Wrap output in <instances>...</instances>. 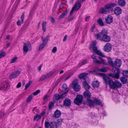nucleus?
I'll return each instance as SVG.
<instances>
[{
  "label": "nucleus",
  "instance_id": "obj_1",
  "mask_svg": "<svg viewBox=\"0 0 128 128\" xmlns=\"http://www.w3.org/2000/svg\"><path fill=\"white\" fill-rule=\"evenodd\" d=\"M102 74L103 75V78L105 83L108 84L111 88L114 89L120 88L122 87V84L119 81L115 80L114 82L112 80H110L108 77L103 74Z\"/></svg>",
  "mask_w": 128,
  "mask_h": 128
},
{
  "label": "nucleus",
  "instance_id": "obj_2",
  "mask_svg": "<svg viewBox=\"0 0 128 128\" xmlns=\"http://www.w3.org/2000/svg\"><path fill=\"white\" fill-rule=\"evenodd\" d=\"M107 30L103 28L100 34H97L95 35V37L98 40H100L107 42H109L110 40V37L107 35Z\"/></svg>",
  "mask_w": 128,
  "mask_h": 128
},
{
  "label": "nucleus",
  "instance_id": "obj_3",
  "mask_svg": "<svg viewBox=\"0 0 128 128\" xmlns=\"http://www.w3.org/2000/svg\"><path fill=\"white\" fill-rule=\"evenodd\" d=\"M113 72L115 74H109L108 75L111 77L118 79L120 78V70L116 68H113L112 69Z\"/></svg>",
  "mask_w": 128,
  "mask_h": 128
},
{
  "label": "nucleus",
  "instance_id": "obj_4",
  "mask_svg": "<svg viewBox=\"0 0 128 128\" xmlns=\"http://www.w3.org/2000/svg\"><path fill=\"white\" fill-rule=\"evenodd\" d=\"M78 80L75 79L73 81L72 84V86L74 90L76 92L79 91L80 89V87L78 83Z\"/></svg>",
  "mask_w": 128,
  "mask_h": 128
},
{
  "label": "nucleus",
  "instance_id": "obj_5",
  "mask_svg": "<svg viewBox=\"0 0 128 128\" xmlns=\"http://www.w3.org/2000/svg\"><path fill=\"white\" fill-rule=\"evenodd\" d=\"M81 1L78 0L75 4L74 6L72 8V10L70 12V16H72V14L74 11L78 10L81 7Z\"/></svg>",
  "mask_w": 128,
  "mask_h": 128
},
{
  "label": "nucleus",
  "instance_id": "obj_6",
  "mask_svg": "<svg viewBox=\"0 0 128 128\" xmlns=\"http://www.w3.org/2000/svg\"><path fill=\"white\" fill-rule=\"evenodd\" d=\"M83 100V96L80 95H78L74 99V103L78 105L81 104Z\"/></svg>",
  "mask_w": 128,
  "mask_h": 128
},
{
  "label": "nucleus",
  "instance_id": "obj_7",
  "mask_svg": "<svg viewBox=\"0 0 128 128\" xmlns=\"http://www.w3.org/2000/svg\"><path fill=\"white\" fill-rule=\"evenodd\" d=\"M31 45L29 42L24 44L23 50L25 52H27L28 50L30 51L32 50Z\"/></svg>",
  "mask_w": 128,
  "mask_h": 128
},
{
  "label": "nucleus",
  "instance_id": "obj_8",
  "mask_svg": "<svg viewBox=\"0 0 128 128\" xmlns=\"http://www.w3.org/2000/svg\"><path fill=\"white\" fill-rule=\"evenodd\" d=\"M21 70H16L12 72L9 78L12 79L16 78L20 74Z\"/></svg>",
  "mask_w": 128,
  "mask_h": 128
},
{
  "label": "nucleus",
  "instance_id": "obj_9",
  "mask_svg": "<svg viewBox=\"0 0 128 128\" xmlns=\"http://www.w3.org/2000/svg\"><path fill=\"white\" fill-rule=\"evenodd\" d=\"M108 69V68L103 67L99 69H98V68H96L95 70L92 71H90L89 72L91 73H93L95 72H107Z\"/></svg>",
  "mask_w": 128,
  "mask_h": 128
},
{
  "label": "nucleus",
  "instance_id": "obj_10",
  "mask_svg": "<svg viewBox=\"0 0 128 128\" xmlns=\"http://www.w3.org/2000/svg\"><path fill=\"white\" fill-rule=\"evenodd\" d=\"M92 50L93 52L96 54L102 57H105V56L101 52L98 50L97 46H95L93 47Z\"/></svg>",
  "mask_w": 128,
  "mask_h": 128
},
{
  "label": "nucleus",
  "instance_id": "obj_11",
  "mask_svg": "<svg viewBox=\"0 0 128 128\" xmlns=\"http://www.w3.org/2000/svg\"><path fill=\"white\" fill-rule=\"evenodd\" d=\"M54 72V71H51L49 73H48L46 75H43L42 77H41L40 78L39 81H40L43 80L49 77L50 76L52 75Z\"/></svg>",
  "mask_w": 128,
  "mask_h": 128
},
{
  "label": "nucleus",
  "instance_id": "obj_12",
  "mask_svg": "<svg viewBox=\"0 0 128 128\" xmlns=\"http://www.w3.org/2000/svg\"><path fill=\"white\" fill-rule=\"evenodd\" d=\"M111 45L109 43L106 44L104 46V50L106 52H110L112 49Z\"/></svg>",
  "mask_w": 128,
  "mask_h": 128
},
{
  "label": "nucleus",
  "instance_id": "obj_13",
  "mask_svg": "<svg viewBox=\"0 0 128 128\" xmlns=\"http://www.w3.org/2000/svg\"><path fill=\"white\" fill-rule=\"evenodd\" d=\"M116 6V4L115 3H111L107 4L104 6L106 10H108L112 8L113 7Z\"/></svg>",
  "mask_w": 128,
  "mask_h": 128
},
{
  "label": "nucleus",
  "instance_id": "obj_14",
  "mask_svg": "<svg viewBox=\"0 0 128 128\" xmlns=\"http://www.w3.org/2000/svg\"><path fill=\"white\" fill-rule=\"evenodd\" d=\"M122 64L121 61L120 59H116L114 63V66H116L117 68L120 67Z\"/></svg>",
  "mask_w": 128,
  "mask_h": 128
},
{
  "label": "nucleus",
  "instance_id": "obj_15",
  "mask_svg": "<svg viewBox=\"0 0 128 128\" xmlns=\"http://www.w3.org/2000/svg\"><path fill=\"white\" fill-rule=\"evenodd\" d=\"M113 18L111 15H108L105 19L106 22L108 24H110L113 22Z\"/></svg>",
  "mask_w": 128,
  "mask_h": 128
},
{
  "label": "nucleus",
  "instance_id": "obj_16",
  "mask_svg": "<svg viewBox=\"0 0 128 128\" xmlns=\"http://www.w3.org/2000/svg\"><path fill=\"white\" fill-rule=\"evenodd\" d=\"M6 82H2L0 85V90H6L7 88V86H6Z\"/></svg>",
  "mask_w": 128,
  "mask_h": 128
},
{
  "label": "nucleus",
  "instance_id": "obj_17",
  "mask_svg": "<svg viewBox=\"0 0 128 128\" xmlns=\"http://www.w3.org/2000/svg\"><path fill=\"white\" fill-rule=\"evenodd\" d=\"M64 104L67 106H70L71 104V101L70 99H66L63 101Z\"/></svg>",
  "mask_w": 128,
  "mask_h": 128
},
{
  "label": "nucleus",
  "instance_id": "obj_18",
  "mask_svg": "<svg viewBox=\"0 0 128 128\" xmlns=\"http://www.w3.org/2000/svg\"><path fill=\"white\" fill-rule=\"evenodd\" d=\"M88 62V60L87 59L82 60L79 62L77 66V67L79 68L82 65H84L87 63Z\"/></svg>",
  "mask_w": 128,
  "mask_h": 128
},
{
  "label": "nucleus",
  "instance_id": "obj_19",
  "mask_svg": "<svg viewBox=\"0 0 128 128\" xmlns=\"http://www.w3.org/2000/svg\"><path fill=\"white\" fill-rule=\"evenodd\" d=\"M86 104L90 106H94V100L93 101L90 99H88L86 102Z\"/></svg>",
  "mask_w": 128,
  "mask_h": 128
},
{
  "label": "nucleus",
  "instance_id": "obj_20",
  "mask_svg": "<svg viewBox=\"0 0 128 128\" xmlns=\"http://www.w3.org/2000/svg\"><path fill=\"white\" fill-rule=\"evenodd\" d=\"M84 95L85 98L88 99L91 97V94L90 92L89 91L86 90L84 92Z\"/></svg>",
  "mask_w": 128,
  "mask_h": 128
},
{
  "label": "nucleus",
  "instance_id": "obj_21",
  "mask_svg": "<svg viewBox=\"0 0 128 128\" xmlns=\"http://www.w3.org/2000/svg\"><path fill=\"white\" fill-rule=\"evenodd\" d=\"M114 12L116 15H119L122 13V10L119 7H117L114 9Z\"/></svg>",
  "mask_w": 128,
  "mask_h": 128
},
{
  "label": "nucleus",
  "instance_id": "obj_22",
  "mask_svg": "<svg viewBox=\"0 0 128 128\" xmlns=\"http://www.w3.org/2000/svg\"><path fill=\"white\" fill-rule=\"evenodd\" d=\"M61 114V113L59 110H56L54 113V116L56 118H59Z\"/></svg>",
  "mask_w": 128,
  "mask_h": 128
},
{
  "label": "nucleus",
  "instance_id": "obj_23",
  "mask_svg": "<svg viewBox=\"0 0 128 128\" xmlns=\"http://www.w3.org/2000/svg\"><path fill=\"white\" fill-rule=\"evenodd\" d=\"M83 84L84 88L86 90H89L90 88V86L86 81L83 82Z\"/></svg>",
  "mask_w": 128,
  "mask_h": 128
},
{
  "label": "nucleus",
  "instance_id": "obj_24",
  "mask_svg": "<svg viewBox=\"0 0 128 128\" xmlns=\"http://www.w3.org/2000/svg\"><path fill=\"white\" fill-rule=\"evenodd\" d=\"M62 88L64 89V92L63 93V94H65L68 91L69 89L67 88V86L66 84H64L63 85Z\"/></svg>",
  "mask_w": 128,
  "mask_h": 128
},
{
  "label": "nucleus",
  "instance_id": "obj_25",
  "mask_svg": "<svg viewBox=\"0 0 128 128\" xmlns=\"http://www.w3.org/2000/svg\"><path fill=\"white\" fill-rule=\"evenodd\" d=\"M106 9L103 7H102L100 8V12L102 14H106L108 12L106 10Z\"/></svg>",
  "mask_w": 128,
  "mask_h": 128
},
{
  "label": "nucleus",
  "instance_id": "obj_26",
  "mask_svg": "<svg viewBox=\"0 0 128 128\" xmlns=\"http://www.w3.org/2000/svg\"><path fill=\"white\" fill-rule=\"evenodd\" d=\"M118 3L119 5L124 6L125 5L126 2L124 0H118Z\"/></svg>",
  "mask_w": 128,
  "mask_h": 128
},
{
  "label": "nucleus",
  "instance_id": "obj_27",
  "mask_svg": "<svg viewBox=\"0 0 128 128\" xmlns=\"http://www.w3.org/2000/svg\"><path fill=\"white\" fill-rule=\"evenodd\" d=\"M50 128H57V125L56 123L54 122H51Z\"/></svg>",
  "mask_w": 128,
  "mask_h": 128
},
{
  "label": "nucleus",
  "instance_id": "obj_28",
  "mask_svg": "<svg viewBox=\"0 0 128 128\" xmlns=\"http://www.w3.org/2000/svg\"><path fill=\"white\" fill-rule=\"evenodd\" d=\"M61 98H62V97L61 96H60L58 94H54V97L53 98V99L58 100Z\"/></svg>",
  "mask_w": 128,
  "mask_h": 128
},
{
  "label": "nucleus",
  "instance_id": "obj_29",
  "mask_svg": "<svg viewBox=\"0 0 128 128\" xmlns=\"http://www.w3.org/2000/svg\"><path fill=\"white\" fill-rule=\"evenodd\" d=\"M92 84L94 87L98 88L99 86V83L97 81H94Z\"/></svg>",
  "mask_w": 128,
  "mask_h": 128
},
{
  "label": "nucleus",
  "instance_id": "obj_30",
  "mask_svg": "<svg viewBox=\"0 0 128 128\" xmlns=\"http://www.w3.org/2000/svg\"><path fill=\"white\" fill-rule=\"evenodd\" d=\"M120 80L121 82L123 84H126L127 82V79L123 76L121 77Z\"/></svg>",
  "mask_w": 128,
  "mask_h": 128
},
{
  "label": "nucleus",
  "instance_id": "obj_31",
  "mask_svg": "<svg viewBox=\"0 0 128 128\" xmlns=\"http://www.w3.org/2000/svg\"><path fill=\"white\" fill-rule=\"evenodd\" d=\"M88 74L86 73H82L79 75V77L80 79H83Z\"/></svg>",
  "mask_w": 128,
  "mask_h": 128
},
{
  "label": "nucleus",
  "instance_id": "obj_32",
  "mask_svg": "<svg viewBox=\"0 0 128 128\" xmlns=\"http://www.w3.org/2000/svg\"><path fill=\"white\" fill-rule=\"evenodd\" d=\"M46 22L44 21L42 22V29L44 32H45L46 31Z\"/></svg>",
  "mask_w": 128,
  "mask_h": 128
},
{
  "label": "nucleus",
  "instance_id": "obj_33",
  "mask_svg": "<svg viewBox=\"0 0 128 128\" xmlns=\"http://www.w3.org/2000/svg\"><path fill=\"white\" fill-rule=\"evenodd\" d=\"M41 118V116L37 114L34 116V120H40Z\"/></svg>",
  "mask_w": 128,
  "mask_h": 128
},
{
  "label": "nucleus",
  "instance_id": "obj_34",
  "mask_svg": "<svg viewBox=\"0 0 128 128\" xmlns=\"http://www.w3.org/2000/svg\"><path fill=\"white\" fill-rule=\"evenodd\" d=\"M49 38V36H47L45 38H44L42 37V41L43 42V43L45 44H46Z\"/></svg>",
  "mask_w": 128,
  "mask_h": 128
},
{
  "label": "nucleus",
  "instance_id": "obj_35",
  "mask_svg": "<svg viewBox=\"0 0 128 128\" xmlns=\"http://www.w3.org/2000/svg\"><path fill=\"white\" fill-rule=\"evenodd\" d=\"M97 22L100 26H104V23L101 19H98L97 20Z\"/></svg>",
  "mask_w": 128,
  "mask_h": 128
},
{
  "label": "nucleus",
  "instance_id": "obj_36",
  "mask_svg": "<svg viewBox=\"0 0 128 128\" xmlns=\"http://www.w3.org/2000/svg\"><path fill=\"white\" fill-rule=\"evenodd\" d=\"M67 14V12L66 11H65L59 16V18L60 19H61L62 18H64Z\"/></svg>",
  "mask_w": 128,
  "mask_h": 128
},
{
  "label": "nucleus",
  "instance_id": "obj_37",
  "mask_svg": "<svg viewBox=\"0 0 128 128\" xmlns=\"http://www.w3.org/2000/svg\"><path fill=\"white\" fill-rule=\"evenodd\" d=\"M94 103H95L96 104L98 105H100L102 104V102L100 100L96 99H94Z\"/></svg>",
  "mask_w": 128,
  "mask_h": 128
},
{
  "label": "nucleus",
  "instance_id": "obj_38",
  "mask_svg": "<svg viewBox=\"0 0 128 128\" xmlns=\"http://www.w3.org/2000/svg\"><path fill=\"white\" fill-rule=\"evenodd\" d=\"M51 124V122L50 123L49 122H45L44 126L46 128H48L50 126V127Z\"/></svg>",
  "mask_w": 128,
  "mask_h": 128
},
{
  "label": "nucleus",
  "instance_id": "obj_39",
  "mask_svg": "<svg viewBox=\"0 0 128 128\" xmlns=\"http://www.w3.org/2000/svg\"><path fill=\"white\" fill-rule=\"evenodd\" d=\"M123 75L126 78L128 77V71H123L122 72Z\"/></svg>",
  "mask_w": 128,
  "mask_h": 128
},
{
  "label": "nucleus",
  "instance_id": "obj_40",
  "mask_svg": "<svg viewBox=\"0 0 128 128\" xmlns=\"http://www.w3.org/2000/svg\"><path fill=\"white\" fill-rule=\"evenodd\" d=\"M6 55V53L4 51H2L0 52V58L4 57Z\"/></svg>",
  "mask_w": 128,
  "mask_h": 128
},
{
  "label": "nucleus",
  "instance_id": "obj_41",
  "mask_svg": "<svg viewBox=\"0 0 128 128\" xmlns=\"http://www.w3.org/2000/svg\"><path fill=\"white\" fill-rule=\"evenodd\" d=\"M54 105V103L52 102H50L48 104V108L49 110L52 109V106Z\"/></svg>",
  "mask_w": 128,
  "mask_h": 128
},
{
  "label": "nucleus",
  "instance_id": "obj_42",
  "mask_svg": "<svg viewBox=\"0 0 128 128\" xmlns=\"http://www.w3.org/2000/svg\"><path fill=\"white\" fill-rule=\"evenodd\" d=\"M32 83V82L31 81H30L25 86V89H27Z\"/></svg>",
  "mask_w": 128,
  "mask_h": 128
},
{
  "label": "nucleus",
  "instance_id": "obj_43",
  "mask_svg": "<svg viewBox=\"0 0 128 128\" xmlns=\"http://www.w3.org/2000/svg\"><path fill=\"white\" fill-rule=\"evenodd\" d=\"M71 16H70V15L69 16V17L68 18V20L69 22H70L71 20H74V16H73L71 17H70Z\"/></svg>",
  "mask_w": 128,
  "mask_h": 128
},
{
  "label": "nucleus",
  "instance_id": "obj_44",
  "mask_svg": "<svg viewBox=\"0 0 128 128\" xmlns=\"http://www.w3.org/2000/svg\"><path fill=\"white\" fill-rule=\"evenodd\" d=\"M96 44L97 42L95 40H94L90 45V48H91L93 46H94L96 45Z\"/></svg>",
  "mask_w": 128,
  "mask_h": 128
},
{
  "label": "nucleus",
  "instance_id": "obj_45",
  "mask_svg": "<svg viewBox=\"0 0 128 128\" xmlns=\"http://www.w3.org/2000/svg\"><path fill=\"white\" fill-rule=\"evenodd\" d=\"M46 45V44H44V43H43L40 46L39 48V50H42L45 46Z\"/></svg>",
  "mask_w": 128,
  "mask_h": 128
},
{
  "label": "nucleus",
  "instance_id": "obj_46",
  "mask_svg": "<svg viewBox=\"0 0 128 128\" xmlns=\"http://www.w3.org/2000/svg\"><path fill=\"white\" fill-rule=\"evenodd\" d=\"M108 63L112 66H114V63L113 62V61L110 59H109L108 60Z\"/></svg>",
  "mask_w": 128,
  "mask_h": 128
},
{
  "label": "nucleus",
  "instance_id": "obj_47",
  "mask_svg": "<svg viewBox=\"0 0 128 128\" xmlns=\"http://www.w3.org/2000/svg\"><path fill=\"white\" fill-rule=\"evenodd\" d=\"M93 61L94 62L96 63L99 64L101 63L96 58H95V59H93Z\"/></svg>",
  "mask_w": 128,
  "mask_h": 128
},
{
  "label": "nucleus",
  "instance_id": "obj_48",
  "mask_svg": "<svg viewBox=\"0 0 128 128\" xmlns=\"http://www.w3.org/2000/svg\"><path fill=\"white\" fill-rule=\"evenodd\" d=\"M32 95H31L29 96L27 101V102H29L31 101L32 98Z\"/></svg>",
  "mask_w": 128,
  "mask_h": 128
},
{
  "label": "nucleus",
  "instance_id": "obj_49",
  "mask_svg": "<svg viewBox=\"0 0 128 128\" xmlns=\"http://www.w3.org/2000/svg\"><path fill=\"white\" fill-rule=\"evenodd\" d=\"M116 94H115L114 95H113V99L114 100V101L115 102H117V99H118V97H116L115 96H116Z\"/></svg>",
  "mask_w": 128,
  "mask_h": 128
},
{
  "label": "nucleus",
  "instance_id": "obj_50",
  "mask_svg": "<svg viewBox=\"0 0 128 128\" xmlns=\"http://www.w3.org/2000/svg\"><path fill=\"white\" fill-rule=\"evenodd\" d=\"M17 58L16 57H15L13 58L10 61V63H12L14 62L17 60Z\"/></svg>",
  "mask_w": 128,
  "mask_h": 128
},
{
  "label": "nucleus",
  "instance_id": "obj_51",
  "mask_svg": "<svg viewBox=\"0 0 128 128\" xmlns=\"http://www.w3.org/2000/svg\"><path fill=\"white\" fill-rule=\"evenodd\" d=\"M24 14H23L21 16V23H23L24 20Z\"/></svg>",
  "mask_w": 128,
  "mask_h": 128
},
{
  "label": "nucleus",
  "instance_id": "obj_52",
  "mask_svg": "<svg viewBox=\"0 0 128 128\" xmlns=\"http://www.w3.org/2000/svg\"><path fill=\"white\" fill-rule=\"evenodd\" d=\"M57 48L56 47H54L52 50V52L53 53H55L57 51Z\"/></svg>",
  "mask_w": 128,
  "mask_h": 128
},
{
  "label": "nucleus",
  "instance_id": "obj_53",
  "mask_svg": "<svg viewBox=\"0 0 128 128\" xmlns=\"http://www.w3.org/2000/svg\"><path fill=\"white\" fill-rule=\"evenodd\" d=\"M40 92V90H37L36 92H34L33 93L34 95V96L38 94Z\"/></svg>",
  "mask_w": 128,
  "mask_h": 128
},
{
  "label": "nucleus",
  "instance_id": "obj_54",
  "mask_svg": "<svg viewBox=\"0 0 128 128\" xmlns=\"http://www.w3.org/2000/svg\"><path fill=\"white\" fill-rule=\"evenodd\" d=\"M4 115V113L2 112H0V118L3 117Z\"/></svg>",
  "mask_w": 128,
  "mask_h": 128
},
{
  "label": "nucleus",
  "instance_id": "obj_55",
  "mask_svg": "<svg viewBox=\"0 0 128 128\" xmlns=\"http://www.w3.org/2000/svg\"><path fill=\"white\" fill-rule=\"evenodd\" d=\"M96 56L95 54H93L91 56V58L93 59L96 58Z\"/></svg>",
  "mask_w": 128,
  "mask_h": 128
},
{
  "label": "nucleus",
  "instance_id": "obj_56",
  "mask_svg": "<svg viewBox=\"0 0 128 128\" xmlns=\"http://www.w3.org/2000/svg\"><path fill=\"white\" fill-rule=\"evenodd\" d=\"M95 28V26L94 25L91 27V30L92 32H93L94 31V29Z\"/></svg>",
  "mask_w": 128,
  "mask_h": 128
},
{
  "label": "nucleus",
  "instance_id": "obj_57",
  "mask_svg": "<svg viewBox=\"0 0 128 128\" xmlns=\"http://www.w3.org/2000/svg\"><path fill=\"white\" fill-rule=\"evenodd\" d=\"M101 62H101V63L100 64H106L105 63V61H104V60H103V59L102 60H101Z\"/></svg>",
  "mask_w": 128,
  "mask_h": 128
},
{
  "label": "nucleus",
  "instance_id": "obj_58",
  "mask_svg": "<svg viewBox=\"0 0 128 128\" xmlns=\"http://www.w3.org/2000/svg\"><path fill=\"white\" fill-rule=\"evenodd\" d=\"M90 16H87L86 17V21L88 22V21H89V20H90Z\"/></svg>",
  "mask_w": 128,
  "mask_h": 128
},
{
  "label": "nucleus",
  "instance_id": "obj_59",
  "mask_svg": "<svg viewBox=\"0 0 128 128\" xmlns=\"http://www.w3.org/2000/svg\"><path fill=\"white\" fill-rule=\"evenodd\" d=\"M46 114V112L44 111L43 112L40 114L39 115L40 116H41V118L44 115V114Z\"/></svg>",
  "mask_w": 128,
  "mask_h": 128
},
{
  "label": "nucleus",
  "instance_id": "obj_60",
  "mask_svg": "<svg viewBox=\"0 0 128 128\" xmlns=\"http://www.w3.org/2000/svg\"><path fill=\"white\" fill-rule=\"evenodd\" d=\"M67 37V36L66 35L64 36L63 40V42H64L66 40Z\"/></svg>",
  "mask_w": 128,
  "mask_h": 128
},
{
  "label": "nucleus",
  "instance_id": "obj_61",
  "mask_svg": "<svg viewBox=\"0 0 128 128\" xmlns=\"http://www.w3.org/2000/svg\"><path fill=\"white\" fill-rule=\"evenodd\" d=\"M21 83L20 82H19L18 84L16 86L17 88H20V87L21 86Z\"/></svg>",
  "mask_w": 128,
  "mask_h": 128
},
{
  "label": "nucleus",
  "instance_id": "obj_62",
  "mask_svg": "<svg viewBox=\"0 0 128 128\" xmlns=\"http://www.w3.org/2000/svg\"><path fill=\"white\" fill-rule=\"evenodd\" d=\"M17 25L18 26H20L22 24V23H21V22L20 21H18L17 22Z\"/></svg>",
  "mask_w": 128,
  "mask_h": 128
},
{
  "label": "nucleus",
  "instance_id": "obj_63",
  "mask_svg": "<svg viewBox=\"0 0 128 128\" xmlns=\"http://www.w3.org/2000/svg\"><path fill=\"white\" fill-rule=\"evenodd\" d=\"M50 20H51V22H55V20L54 19V18L52 17H51V18H50Z\"/></svg>",
  "mask_w": 128,
  "mask_h": 128
},
{
  "label": "nucleus",
  "instance_id": "obj_64",
  "mask_svg": "<svg viewBox=\"0 0 128 128\" xmlns=\"http://www.w3.org/2000/svg\"><path fill=\"white\" fill-rule=\"evenodd\" d=\"M58 123L59 124L60 122H62V119H58Z\"/></svg>",
  "mask_w": 128,
  "mask_h": 128
}]
</instances>
